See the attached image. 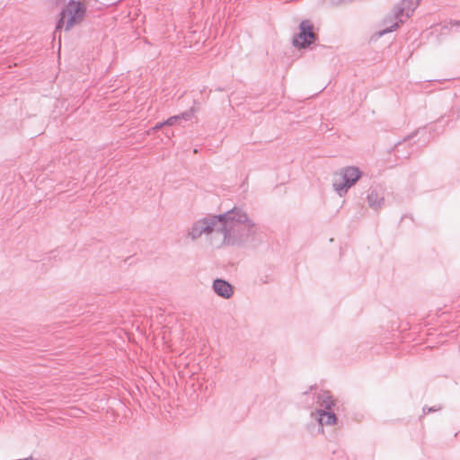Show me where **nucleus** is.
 <instances>
[{"instance_id": "f257e3e1", "label": "nucleus", "mask_w": 460, "mask_h": 460, "mask_svg": "<svg viewBox=\"0 0 460 460\" xmlns=\"http://www.w3.org/2000/svg\"><path fill=\"white\" fill-rule=\"evenodd\" d=\"M260 226L242 207L218 215H208L196 220L188 229V236L198 240L204 236L214 247H245L257 240Z\"/></svg>"}, {"instance_id": "f03ea898", "label": "nucleus", "mask_w": 460, "mask_h": 460, "mask_svg": "<svg viewBox=\"0 0 460 460\" xmlns=\"http://www.w3.org/2000/svg\"><path fill=\"white\" fill-rule=\"evenodd\" d=\"M86 13L85 4L82 0H70L60 13V19L56 26V32L63 27L69 31L79 24Z\"/></svg>"}, {"instance_id": "7ed1b4c3", "label": "nucleus", "mask_w": 460, "mask_h": 460, "mask_svg": "<svg viewBox=\"0 0 460 460\" xmlns=\"http://www.w3.org/2000/svg\"><path fill=\"white\" fill-rule=\"evenodd\" d=\"M420 2V0H402V2L395 8L393 15L385 19L384 24L385 25V28L379 31V35L382 36L396 30L399 23L403 22L412 15Z\"/></svg>"}, {"instance_id": "20e7f679", "label": "nucleus", "mask_w": 460, "mask_h": 460, "mask_svg": "<svg viewBox=\"0 0 460 460\" xmlns=\"http://www.w3.org/2000/svg\"><path fill=\"white\" fill-rule=\"evenodd\" d=\"M335 174L340 175L342 178V181L337 182L334 181L332 188L340 197H343L361 178L362 172L357 166H347L340 169Z\"/></svg>"}, {"instance_id": "39448f33", "label": "nucleus", "mask_w": 460, "mask_h": 460, "mask_svg": "<svg viewBox=\"0 0 460 460\" xmlns=\"http://www.w3.org/2000/svg\"><path fill=\"white\" fill-rule=\"evenodd\" d=\"M316 34L314 26L308 20H304L299 24V33L293 39L295 47L306 48L314 42Z\"/></svg>"}, {"instance_id": "423d86ee", "label": "nucleus", "mask_w": 460, "mask_h": 460, "mask_svg": "<svg viewBox=\"0 0 460 460\" xmlns=\"http://www.w3.org/2000/svg\"><path fill=\"white\" fill-rule=\"evenodd\" d=\"M312 417H314L319 424L321 430L323 431V427L324 425H333L336 423L337 417L335 413L331 411L325 410H315L312 412Z\"/></svg>"}, {"instance_id": "0eeeda50", "label": "nucleus", "mask_w": 460, "mask_h": 460, "mask_svg": "<svg viewBox=\"0 0 460 460\" xmlns=\"http://www.w3.org/2000/svg\"><path fill=\"white\" fill-rule=\"evenodd\" d=\"M212 288H213L214 292L217 296H219L223 298H226V299L230 298L234 294L232 285L229 282H227L226 280L222 279H215L213 281Z\"/></svg>"}, {"instance_id": "6e6552de", "label": "nucleus", "mask_w": 460, "mask_h": 460, "mask_svg": "<svg viewBox=\"0 0 460 460\" xmlns=\"http://www.w3.org/2000/svg\"><path fill=\"white\" fill-rule=\"evenodd\" d=\"M368 206L373 209L380 208L385 202V197L380 188L370 189L367 196Z\"/></svg>"}, {"instance_id": "1a4fd4ad", "label": "nucleus", "mask_w": 460, "mask_h": 460, "mask_svg": "<svg viewBox=\"0 0 460 460\" xmlns=\"http://www.w3.org/2000/svg\"><path fill=\"white\" fill-rule=\"evenodd\" d=\"M315 403L320 408L318 410L331 411L334 406V400L328 391H321L314 396Z\"/></svg>"}, {"instance_id": "9d476101", "label": "nucleus", "mask_w": 460, "mask_h": 460, "mask_svg": "<svg viewBox=\"0 0 460 460\" xmlns=\"http://www.w3.org/2000/svg\"><path fill=\"white\" fill-rule=\"evenodd\" d=\"M178 121H180V117H177V115L175 116H172L170 117L169 119H167L166 120L163 121V122H160V123H157L155 127H154V129L155 130H157L159 129L160 128H162L163 126L164 125H167V126H172L174 125L175 123H177Z\"/></svg>"}, {"instance_id": "9b49d317", "label": "nucleus", "mask_w": 460, "mask_h": 460, "mask_svg": "<svg viewBox=\"0 0 460 460\" xmlns=\"http://www.w3.org/2000/svg\"><path fill=\"white\" fill-rule=\"evenodd\" d=\"M193 115H194V111H193V109H190L189 111H186L177 115V117H180V120L188 121L193 117Z\"/></svg>"}, {"instance_id": "f8f14e48", "label": "nucleus", "mask_w": 460, "mask_h": 460, "mask_svg": "<svg viewBox=\"0 0 460 460\" xmlns=\"http://www.w3.org/2000/svg\"><path fill=\"white\" fill-rule=\"evenodd\" d=\"M441 410V406H433V407H429V406H424L422 411H423V413L424 414H428V413H430V412H435V411H438Z\"/></svg>"}, {"instance_id": "ddd939ff", "label": "nucleus", "mask_w": 460, "mask_h": 460, "mask_svg": "<svg viewBox=\"0 0 460 460\" xmlns=\"http://www.w3.org/2000/svg\"><path fill=\"white\" fill-rule=\"evenodd\" d=\"M412 136H408L404 140L410 139Z\"/></svg>"}, {"instance_id": "4468645a", "label": "nucleus", "mask_w": 460, "mask_h": 460, "mask_svg": "<svg viewBox=\"0 0 460 460\" xmlns=\"http://www.w3.org/2000/svg\"><path fill=\"white\" fill-rule=\"evenodd\" d=\"M456 24L460 26V22H457Z\"/></svg>"}]
</instances>
